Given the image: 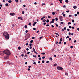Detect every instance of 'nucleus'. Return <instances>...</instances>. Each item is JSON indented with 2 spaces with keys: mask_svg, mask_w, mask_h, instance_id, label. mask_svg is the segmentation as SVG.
I'll use <instances>...</instances> for the list:
<instances>
[{
  "mask_svg": "<svg viewBox=\"0 0 79 79\" xmlns=\"http://www.w3.org/2000/svg\"><path fill=\"white\" fill-rule=\"evenodd\" d=\"M3 52L8 56H9V55H11V52H10V50H4L3 51Z\"/></svg>",
  "mask_w": 79,
  "mask_h": 79,
  "instance_id": "obj_1",
  "label": "nucleus"
},
{
  "mask_svg": "<svg viewBox=\"0 0 79 79\" xmlns=\"http://www.w3.org/2000/svg\"><path fill=\"white\" fill-rule=\"evenodd\" d=\"M8 33L6 31H4V33H3V37H5V36L8 35Z\"/></svg>",
  "mask_w": 79,
  "mask_h": 79,
  "instance_id": "obj_2",
  "label": "nucleus"
},
{
  "mask_svg": "<svg viewBox=\"0 0 79 79\" xmlns=\"http://www.w3.org/2000/svg\"><path fill=\"white\" fill-rule=\"evenodd\" d=\"M5 38L6 39V40H8V39H9V38H10V35H9V34L5 36Z\"/></svg>",
  "mask_w": 79,
  "mask_h": 79,
  "instance_id": "obj_3",
  "label": "nucleus"
},
{
  "mask_svg": "<svg viewBox=\"0 0 79 79\" xmlns=\"http://www.w3.org/2000/svg\"><path fill=\"white\" fill-rule=\"evenodd\" d=\"M57 69H58V70H63V68L60 67H57Z\"/></svg>",
  "mask_w": 79,
  "mask_h": 79,
  "instance_id": "obj_4",
  "label": "nucleus"
},
{
  "mask_svg": "<svg viewBox=\"0 0 79 79\" xmlns=\"http://www.w3.org/2000/svg\"><path fill=\"white\" fill-rule=\"evenodd\" d=\"M25 37H27V38H29V37H30V34H29V33H28L26 35Z\"/></svg>",
  "mask_w": 79,
  "mask_h": 79,
  "instance_id": "obj_5",
  "label": "nucleus"
},
{
  "mask_svg": "<svg viewBox=\"0 0 79 79\" xmlns=\"http://www.w3.org/2000/svg\"><path fill=\"white\" fill-rule=\"evenodd\" d=\"M33 50L34 53H36V54H37V52H35V49L34 48H33Z\"/></svg>",
  "mask_w": 79,
  "mask_h": 79,
  "instance_id": "obj_6",
  "label": "nucleus"
},
{
  "mask_svg": "<svg viewBox=\"0 0 79 79\" xmlns=\"http://www.w3.org/2000/svg\"><path fill=\"white\" fill-rule=\"evenodd\" d=\"M4 59H8V58H9V57L8 56H5V57H4Z\"/></svg>",
  "mask_w": 79,
  "mask_h": 79,
  "instance_id": "obj_7",
  "label": "nucleus"
},
{
  "mask_svg": "<svg viewBox=\"0 0 79 79\" xmlns=\"http://www.w3.org/2000/svg\"><path fill=\"white\" fill-rule=\"evenodd\" d=\"M37 24V22H35L33 24V25L34 26H35V24Z\"/></svg>",
  "mask_w": 79,
  "mask_h": 79,
  "instance_id": "obj_8",
  "label": "nucleus"
},
{
  "mask_svg": "<svg viewBox=\"0 0 79 79\" xmlns=\"http://www.w3.org/2000/svg\"><path fill=\"white\" fill-rule=\"evenodd\" d=\"M59 18L60 19H63V17H62V16H60L59 17Z\"/></svg>",
  "mask_w": 79,
  "mask_h": 79,
  "instance_id": "obj_9",
  "label": "nucleus"
},
{
  "mask_svg": "<svg viewBox=\"0 0 79 79\" xmlns=\"http://www.w3.org/2000/svg\"><path fill=\"white\" fill-rule=\"evenodd\" d=\"M25 40H27V39H29L28 38H27V37L25 36Z\"/></svg>",
  "mask_w": 79,
  "mask_h": 79,
  "instance_id": "obj_10",
  "label": "nucleus"
},
{
  "mask_svg": "<svg viewBox=\"0 0 79 79\" xmlns=\"http://www.w3.org/2000/svg\"><path fill=\"white\" fill-rule=\"evenodd\" d=\"M45 18V16L43 17L41 19V20H43V19H44V18Z\"/></svg>",
  "mask_w": 79,
  "mask_h": 79,
  "instance_id": "obj_11",
  "label": "nucleus"
},
{
  "mask_svg": "<svg viewBox=\"0 0 79 79\" xmlns=\"http://www.w3.org/2000/svg\"><path fill=\"white\" fill-rule=\"evenodd\" d=\"M73 8H74V9H76V8H77V6H73Z\"/></svg>",
  "mask_w": 79,
  "mask_h": 79,
  "instance_id": "obj_12",
  "label": "nucleus"
},
{
  "mask_svg": "<svg viewBox=\"0 0 79 79\" xmlns=\"http://www.w3.org/2000/svg\"><path fill=\"white\" fill-rule=\"evenodd\" d=\"M7 63H8V64H9V65H10V64H11V63H9V61L7 62Z\"/></svg>",
  "mask_w": 79,
  "mask_h": 79,
  "instance_id": "obj_13",
  "label": "nucleus"
},
{
  "mask_svg": "<svg viewBox=\"0 0 79 79\" xmlns=\"http://www.w3.org/2000/svg\"><path fill=\"white\" fill-rule=\"evenodd\" d=\"M33 42H34V40H32L31 41H30V43H33Z\"/></svg>",
  "mask_w": 79,
  "mask_h": 79,
  "instance_id": "obj_14",
  "label": "nucleus"
},
{
  "mask_svg": "<svg viewBox=\"0 0 79 79\" xmlns=\"http://www.w3.org/2000/svg\"><path fill=\"white\" fill-rule=\"evenodd\" d=\"M13 14H14V13H10V15H11L12 16H13Z\"/></svg>",
  "mask_w": 79,
  "mask_h": 79,
  "instance_id": "obj_15",
  "label": "nucleus"
},
{
  "mask_svg": "<svg viewBox=\"0 0 79 79\" xmlns=\"http://www.w3.org/2000/svg\"><path fill=\"white\" fill-rule=\"evenodd\" d=\"M66 3H68L69 2V1L68 0H66L65 1Z\"/></svg>",
  "mask_w": 79,
  "mask_h": 79,
  "instance_id": "obj_16",
  "label": "nucleus"
},
{
  "mask_svg": "<svg viewBox=\"0 0 79 79\" xmlns=\"http://www.w3.org/2000/svg\"><path fill=\"white\" fill-rule=\"evenodd\" d=\"M5 5H6V6H8V3H6V4H5Z\"/></svg>",
  "mask_w": 79,
  "mask_h": 79,
  "instance_id": "obj_17",
  "label": "nucleus"
},
{
  "mask_svg": "<svg viewBox=\"0 0 79 79\" xmlns=\"http://www.w3.org/2000/svg\"><path fill=\"white\" fill-rule=\"evenodd\" d=\"M45 21H46V20H45V19H44L43 20V23H44V22H45Z\"/></svg>",
  "mask_w": 79,
  "mask_h": 79,
  "instance_id": "obj_18",
  "label": "nucleus"
},
{
  "mask_svg": "<svg viewBox=\"0 0 79 79\" xmlns=\"http://www.w3.org/2000/svg\"><path fill=\"white\" fill-rule=\"evenodd\" d=\"M49 60H51V61H52V60H53L52 59V57H50L49 58Z\"/></svg>",
  "mask_w": 79,
  "mask_h": 79,
  "instance_id": "obj_19",
  "label": "nucleus"
},
{
  "mask_svg": "<svg viewBox=\"0 0 79 79\" xmlns=\"http://www.w3.org/2000/svg\"><path fill=\"white\" fill-rule=\"evenodd\" d=\"M49 20L47 19L46 21V23H49Z\"/></svg>",
  "mask_w": 79,
  "mask_h": 79,
  "instance_id": "obj_20",
  "label": "nucleus"
},
{
  "mask_svg": "<svg viewBox=\"0 0 79 79\" xmlns=\"http://www.w3.org/2000/svg\"><path fill=\"white\" fill-rule=\"evenodd\" d=\"M11 2H12V1H11V0H9L8 1L9 3H11Z\"/></svg>",
  "mask_w": 79,
  "mask_h": 79,
  "instance_id": "obj_21",
  "label": "nucleus"
},
{
  "mask_svg": "<svg viewBox=\"0 0 79 79\" xmlns=\"http://www.w3.org/2000/svg\"><path fill=\"white\" fill-rule=\"evenodd\" d=\"M55 12H53L52 13V14L53 15H55Z\"/></svg>",
  "mask_w": 79,
  "mask_h": 79,
  "instance_id": "obj_22",
  "label": "nucleus"
},
{
  "mask_svg": "<svg viewBox=\"0 0 79 79\" xmlns=\"http://www.w3.org/2000/svg\"><path fill=\"white\" fill-rule=\"evenodd\" d=\"M50 23H55V21H51L50 22Z\"/></svg>",
  "mask_w": 79,
  "mask_h": 79,
  "instance_id": "obj_23",
  "label": "nucleus"
},
{
  "mask_svg": "<svg viewBox=\"0 0 79 79\" xmlns=\"http://www.w3.org/2000/svg\"><path fill=\"white\" fill-rule=\"evenodd\" d=\"M18 49L19 50H21V47H19L18 48Z\"/></svg>",
  "mask_w": 79,
  "mask_h": 79,
  "instance_id": "obj_24",
  "label": "nucleus"
},
{
  "mask_svg": "<svg viewBox=\"0 0 79 79\" xmlns=\"http://www.w3.org/2000/svg\"><path fill=\"white\" fill-rule=\"evenodd\" d=\"M24 27H25V28L26 29V28H27V25H25Z\"/></svg>",
  "mask_w": 79,
  "mask_h": 79,
  "instance_id": "obj_25",
  "label": "nucleus"
},
{
  "mask_svg": "<svg viewBox=\"0 0 79 79\" xmlns=\"http://www.w3.org/2000/svg\"><path fill=\"white\" fill-rule=\"evenodd\" d=\"M58 18H55V20H56V21H58Z\"/></svg>",
  "mask_w": 79,
  "mask_h": 79,
  "instance_id": "obj_26",
  "label": "nucleus"
},
{
  "mask_svg": "<svg viewBox=\"0 0 79 79\" xmlns=\"http://www.w3.org/2000/svg\"><path fill=\"white\" fill-rule=\"evenodd\" d=\"M57 65V64H54V66H56V65Z\"/></svg>",
  "mask_w": 79,
  "mask_h": 79,
  "instance_id": "obj_27",
  "label": "nucleus"
},
{
  "mask_svg": "<svg viewBox=\"0 0 79 79\" xmlns=\"http://www.w3.org/2000/svg\"><path fill=\"white\" fill-rule=\"evenodd\" d=\"M63 16H64V17H65V16H66V14H64L63 15Z\"/></svg>",
  "mask_w": 79,
  "mask_h": 79,
  "instance_id": "obj_28",
  "label": "nucleus"
},
{
  "mask_svg": "<svg viewBox=\"0 0 79 79\" xmlns=\"http://www.w3.org/2000/svg\"><path fill=\"white\" fill-rule=\"evenodd\" d=\"M69 28H70V29H71V28H72V27L71 26H69Z\"/></svg>",
  "mask_w": 79,
  "mask_h": 79,
  "instance_id": "obj_29",
  "label": "nucleus"
},
{
  "mask_svg": "<svg viewBox=\"0 0 79 79\" xmlns=\"http://www.w3.org/2000/svg\"><path fill=\"white\" fill-rule=\"evenodd\" d=\"M43 38V36H41V37H40V38H39V39H42V38Z\"/></svg>",
  "mask_w": 79,
  "mask_h": 79,
  "instance_id": "obj_30",
  "label": "nucleus"
},
{
  "mask_svg": "<svg viewBox=\"0 0 79 79\" xmlns=\"http://www.w3.org/2000/svg\"><path fill=\"white\" fill-rule=\"evenodd\" d=\"M65 75H66V76H67L68 74L67 73H65Z\"/></svg>",
  "mask_w": 79,
  "mask_h": 79,
  "instance_id": "obj_31",
  "label": "nucleus"
},
{
  "mask_svg": "<svg viewBox=\"0 0 79 79\" xmlns=\"http://www.w3.org/2000/svg\"><path fill=\"white\" fill-rule=\"evenodd\" d=\"M68 38V39H69V36H67V37H66V39H67Z\"/></svg>",
  "mask_w": 79,
  "mask_h": 79,
  "instance_id": "obj_32",
  "label": "nucleus"
},
{
  "mask_svg": "<svg viewBox=\"0 0 79 79\" xmlns=\"http://www.w3.org/2000/svg\"><path fill=\"white\" fill-rule=\"evenodd\" d=\"M55 34H56V35H58V36H59V35L58 34L56 33H55Z\"/></svg>",
  "mask_w": 79,
  "mask_h": 79,
  "instance_id": "obj_33",
  "label": "nucleus"
},
{
  "mask_svg": "<svg viewBox=\"0 0 79 79\" xmlns=\"http://www.w3.org/2000/svg\"><path fill=\"white\" fill-rule=\"evenodd\" d=\"M41 59H42V58L41 57H40V58H39V60H41Z\"/></svg>",
  "mask_w": 79,
  "mask_h": 79,
  "instance_id": "obj_34",
  "label": "nucleus"
},
{
  "mask_svg": "<svg viewBox=\"0 0 79 79\" xmlns=\"http://www.w3.org/2000/svg\"><path fill=\"white\" fill-rule=\"evenodd\" d=\"M72 23H74V19H72Z\"/></svg>",
  "mask_w": 79,
  "mask_h": 79,
  "instance_id": "obj_35",
  "label": "nucleus"
},
{
  "mask_svg": "<svg viewBox=\"0 0 79 79\" xmlns=\"http://www.w3.org/2000/svg\"><path fill=\"white\" fill-rule=\"evenodd\" d=\"M41 54L42 55H45V53L44 52L41 53Z\"/></svg>",
  "mask_w": 79,
  "mask_h": 79,
  "instance_id": "obj_36",
  "label": "nucleus"
},
{
  "mask_svg": "<svg viewBox=\"0 0 79 79\" xmlns=\"http://www.w3.org/2000/svg\"><path fill=\"white\" fill-rule=\"evenodd\" d=\"M12 27H15V24H13L12 25Z\"/></svg>",
  "mask_w": 79,
  "mask_h": 79,
  "instance_id": "obj_37",
  "label": "nucleus"
},
{
  "mask_svg": "<svg viewBox=\"0 0 79 79\" xmlns=\"http://www.w3.org/2000/svg\"><path fill=\"white\" fill-rule=\"evenodd\" d=\"M28 24L29 25H30V26H31V23L30 22Z\"/></svg>",
  "mask_w": 79,
  "mask_h": 79,
  "instance_id": "obj_38",
  "label": "nucleus"
},
{
  "mask_svg": "<svg viewBox=\"0 0 79 79\" xmlns=\"http://www.w3.org/2000/svg\"><path fill=\"white\" fill-rule=\"evenodd\" d=\"M15 2L17 3H18V0H15Z\"/></svg>",
  "mask_w": 79,
  "mask_h": 79,
  "instance_id": "obj_39",
  "label": "nucleus"
},
{
  "mask_svg": "<svg viewBox=\"0 0 79 79\" xmlns=\"http://www.w3.org/2000/svg\"><path fill=\"white\" fill-rule=\"evenodd\" d=\"M63 7L64 8H66V5H64Z\"/></svg>",
  "mask_w": 79,
  "mask_h": 79,
  "instance_id": "obj_40",
  "label": "nucleus"
},
{
  "mask_svg": "<svg viewBox=\"0 0 79 79\" xmlns=\"http://www.w3.org/2000/svg\"><path fill=\"white\" fill-rule=\"evenodd\" d=\"M56 27H58V25L56 24Z\"/></svg>",
  "mask_w": 79,
  "mask_h": 79,
  "instance_id": "obj_41",
  "label": "nucleus"
},
{
  "mask_svg": "<svg viewBox=\"0 0 79 79\" xmlns=\"http://www.w3.org/2000/svg\"><path fill=\"white\" fill-rule=\"evenodd\" d=\"M71 24V22H69L68 23V24Z\"/></svg>",
  "mask_w": 79,
  "mask_h": 79,
  "instance_id": "obj_42",
  "label": "nucleus"
},
{
  "mask_svg": "<svg viewBox=\"0 0 79 79\" xmlns=\"http://www.w3.org/2000/svg\"><path fill=\"white\" fill-rule=\"evenodd\" d=\"M69 40L70 41V40H71V39L70 38H69Z\"/></svg>",
  "mask_w": 79,
  "mask_h": 79,
  "instance_id": "obj_43",
  "label": "nucleus"
},
{
  "mask_svg": "<svg viewBox=\"0 0 79 79\" xmlns=\"http://www.w3.org/2000/svg\"><path fill=\"white\" fill-rule=\"evenodd\" d=\"M42 63H45V61L44 60H43L42 61Z\"/></svg>",
  "mask_w": 79,
  "mask_h": 79,
  "instance_id": "obj_44",
  "label": "nucleus"
},
{
  "mask_svg": "<svg viewBox=\"0 0 79 79\" xmlns=\"http://www.w3.org/2000/svg\"><path fill=\"white\" fill-rule=\"evenodd\" d=\"M45 58V56H43L42 57V59H44Z\"/></svg>",
  "mask_w": 79,
  "mask_h": 79,
  "instance_id": "obj_45",
  "label": "nucleus"
},
{
  "mask_svg": "<svg viewBox=\"0 0 79 79\" xmlns=\"http://www.w3.org/2000/svg\"><path fill=\"white\" fill-rule=\"evenodd\" d=\"M74 16H77V14H76L74 15Z\"/></svg>",
  "mask_w": 79,
  "mask_h": 79,
  "instance_id": "obj_46",
  "label": "nucleus"
},
{
  "mask_svg": "<svg viewBox=\"0 0 79 79\" xmlns=\"http://www.w3.org/2000/svg\"><path fill=\"white\" fill-rule=\"evenodd\" d=\"M26 50H27V51H28V50H29V48H27Z\"/></svg>",
  "mask_w": 79,
  "mask_h": 79,
  "instance_id": "obj_47",
  "label": "nucleus"
},
{
  "mask_svg": "<svg viewBox=\"0 0 79 79\" xmlns=\"http://www.w3.org/2000/svg\"><path fill=\"white\" fill-rule=\"evenodd\" d=\"M52 21H55V19H52Z\"/></svg>",
  "mask_w": 79,
  "mask_h": 79,
  "instance_id": "obj_48",
  "label": "nucleus"
},
{
  "mask_svg": "<svg viewBox=\"0 0 79 79\" xmlns=\"http://www.w3.org/2000/svg\"><path fill=\"white\" fill-rule=\"evenodd\" d=\"M2 2H4V3H5V2H5V1L4 0H3Z\"/></svg>",
  "mask_w": 79,
  "mask_h": 79,
  "instance_id": "obj_49",
  "label": "nucleus"
},
{
  "mask_svg": "<svg viewBox=\"0 0 79 79\" xmlns=\"http://www.w3.org/2000/svg\"><path fill=\"white\" fill-rule=\"evenodd\" d=\"M38 57H40V55H38Z\"/></svg>",
  "mask_w": 79,
  "mask_h": 79,
  "instance_id": "obj_50",
  "label": "nucleus"
},
{
  "mask_svg": "<svg viewBox=\"0 0 79 79\" xmlns=\"http://www.w3.org/2000/svg\"><path fill=\"white\" fill-rule=\"evenodd\" d=\"M62 38H61L60 39V42H62Z\"/></svg>",
  "mask_w": 79,
  "mask_h": 79,
  "instance_id": "obj_51",
  "label": "nucleus"
},
{
  "mask_svg": "<svg viewBox=\"0 0 79 79\" xmlns=\"http://www.w3.org/2000/svg\"><path fill=\"white\" fill-rule=\"evenodd\" d=\"M49 63V61H46V63Z\"/></svg>",
  "mask_w": 79,
  "mask_h": 79,
  "instance_id": "obj_52",
  "label": "nucleus"
},
{
  "mask_svg": "<svg viewBox=\"0 0 79 79\" xmlns=\"http://www.w3.org/2000/svg\"><path fill=\"white\" fill-rule=\"evenodd\" d=\"M46 26H50V25L48 24L47 25H46Z\"/></svg>",
  "mask_w": 79,
  "mask_h": 79,
  "instance_id": "obj_53",
  "label": "nucleus"
},
{
  "mask_svg": "<svg viewBox=\"0 0 79 79\" xmlns=\"http://www.w3.org/2000/svg\"><path fill=\"white\" fill-rule=\"evenodd\" d=\"M28 32V31L27 30H26L25 31V32H26V33H27Z\"/></svg>",
  "mask_w": 79,
  "mask_h": 79,
  "instance_id": "obj_54",
  "label": "nucleus"
},
{
  "mask_svg": "<svg viewBox=\"0 0 79 79\" xmlns=\"http://www.w3.org/2000/svg\"><path fill=\"white\" fill-rule=\"evenodd\" d=\"M70 48H73V46H70Z\"/></svg>",
  "mask_w": 79,
  "mask_h": 79,
  "instance_id": "obj_55",
  "label": "nucleus"
},
{
  "mask_svg": "<svg viewBox=\"0 0 79 79\" xmlns=\"http://www.w3.org/2000/svg\"><path fill=\"white\" fill-rule=\"evenodd\" d=\"M66 12H67V13H69V10H67V11H66Z\"/></svg>",
  "mask_w": 79,
  "mask_h": 79,
  "instance_id": "obj_56",
  "label": "nucleus"
},
{
  "mask_svg": "<svg viewBox=\"0 0 79 79\" xmlns=\"http://www.w3.org/2000/svg\"><path fill=\"white\" fill-rule=\"evenodd\" d=\"M68 31H70V29H67Z\"/></svg>",
  "mask_w": 79,
  "mask_h": 79,
  "instance_id": "obj_57",
  "label": "nucleus"
},
{
  "mask_svg": "<svg viewBox=\"0 0 79 79\" xmlns=\"http://www.w3.org/2000/svg\"><path fill=\"white\" fill-rule=\"evenodd\" d=\"M32 48V46H30L29 48L30 49H31Z\"/></svg>",
  "mask_w": 79,
  "mask_h": 79,
  "instance_id": "obj_58",
  "label": "nucleus"
},
{
  "mask_svg": "<svg viewBox=\"0 0 79 79\" xmlns=\"http://www.w3.org/2000/svg\"><path fill=\"white\" fill-rule=\"evenodd\" d=\"M22 14H24V11H22Z\"/></svg>",
  "mask_w": 79,
  "mask_h": 79,
  "instance_id": "obj_59",
  "label": "nucleus"
},
{
  "mask_svg": "<svg viewBox=\"0 0 79 79\" xmlns=\"http://www.w3.org/2000/svg\"><path fill=\"white\" fill-rule=\"evenodd\" d=\"M38 63H39V64H40V61H39L38 62Z\"/></svg>",
  "mask_w": 79,
  "mask_h": 79,
  "instance_id": "obj_60",
  "label": "nucleus"
},
{
  "mask_svg": "<svg viewBox=\"0 0 79 79\" xmlns=\"http://www.w3.org/2000/svg\"><path fill=\"white\" fill-rule=\"evenodd\" d=\"M33 30H36V28H33Z\"/></svg>",
  "mask_w": 79,
  "mask_h": 79,
  "instance_id": "obj_61",
  "label": "nucleus"
},
{
  "mask_svg": "<svg viewBox=\"0 0 79 79\" xmlns=\"http://www.w3.org/2000/svg\"><path fill=\"white\" fill-rule=\"evenodd\" d=\"M34 64H36V62H34L33 63Z\"/></svg>",
  "mask_w": 79,
  "mask_h": 79,
  "instance_id": "obj_62",
  "label": "nucleus"
},
{
  "mask_svg": "<svg viewBox=\"0 0 79 79\" xmlns=\"http://www.w3.org/2000/svg\"><path fill=\"white\" fill-rule=\"evenodd\" d=\"M77 15H79V12L78 11L77 12Z\"/></svg>",
  "mask_w": 79,
  "mask_h": 79,
  "instance_id": "obj_63",
  "label": "nucleus"
},
{
  "mask_svg": "<svg viewBox=\"0 0 79 79\" xmlns=\"http://www.w3.org/2000/svg\"><path fill=\"white\" fill-rule=\"evenodd\" d=\"M77 31H79V28H77Z\"/></svg>",
  "mask_w": 79,
  "mask_h": 79,
  "instance_id": "obj_64",
  "label": "nucleus"
}]
</instances>
